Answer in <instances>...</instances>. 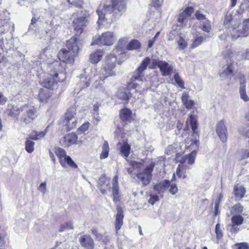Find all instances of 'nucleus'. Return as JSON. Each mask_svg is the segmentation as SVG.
<instances>
[{"label": "nucleus", "instance_id": "obj_1", "mask_svg": "<svg viewBox=\"0 0 249 249\" xmlns=\"http://www.w3.org/2000/svg\"><path fill=\"white\" fill-rule=\"evenodd\" d=\"M126 8L124 0H108L96 10L99 16L98 22L99 23L105 19L119 18L125 12Z\"/></svg>", "mask_w": 249, "mask_h": 249}, {"label": "nucleus", "instance_id": "obj_2", "mask_svg": "<svg viewBox=\"0 0 249 249\" xmlns=\"http://www.w3.org/2000/svg\"><path fill=\"white\" fill-rule=\"evenodd\" d=\"M50 73L40 77L39 83L45 88L50 89L56 84L57 82H62L66 78L65 69L57 61L49 66Z\"/></svg>", "mask_w": 249, "mask_h": 249}, {"label": "nucleus", "instance_id": "obj_3", "mask_svg": "<svg viewBox=\"0 0 249 249\" xmlns=\"http://www.w3.org/2000/svg\"><path fill=\"white\" fill-rule=\"evenodd\" d=\"M130 165L131 167L126 168L128 174L133 178L135 177H137L144 185L148 184L151 179V173L153 170L154 164L152 163L147 165L143 161L142 162L132 161Z\"/></svg>", "mask_w": 249, "mask_h": 249}, {"label": "nucleus", "instance_id": "obj_4", "mask_svg": "<svg viewBox=\"0 0 249 249\" xmlns=\"http://www.w3.org/2000/svg\"><path fill=\"white\" fill-rule=\"evenodd\" d=\"M116 61L117 57L116 56L113 54L108 55L106 57L104 68L95 75L96 81L94 83V86L96 89H100V90L103 92H106V90L102 85L107 77L114 74V72L112 71V70L116 66Z\"/></svg>", "mask_w": 249, "mask_h": 249}, {"label": "nucleus", "instance_id": "obj_5", "mask_svg": "<svg viewBox=\"0 0 249 249\" xmlns=\"http://www.w3.org/2000/svg\"><path fill=\"white\" fill-rule=\"evenodd\" d=\"M244 12V5L241 4L239 10L235 13L228 12L225 16L223 21V25L228 32L230 34L231 36L235 39V35L237 34L240 22L241 15Z\"/></svg>", "mask_w": 249, "mask_h": 249}, {"label": "nucleus", "instance_id": "obj_6", "mask_svg": "<svg viewBox=\"0 0 249 249\" xmlns=\"http://www.w3.org/2000/svg\"><path fill=\"white\" fill-rule=\"evenodd\" d=\"M119 117L121 119V124H116L117 129L115 135L118 138H123L124 137L123 128L127 122H130L132 119V111L127 108H124L119 111Z\"/></svg>", "mask_w": 249, "mask_h": 249}, {"label": "nucleus", "instance_id": "obj_7", "mask_svg": "<svg viewBox=\"0 0 249 249\" xmlns=\"http://www.w3.org/2000/svg\"><path fill=\"white\" fill-rule=\"evenodd\" d=\"M167 190L171 194L174 195L178 192V188L175 183H171L168 180H164L157 183V193H164Z\"/></svg>", "mask_w": 249, "mask_h": 249}, {"label": "nucleus", "instance_id": "obj_8", "mask_svg": "<svg viewBox=\"0 0 249 249\" xmlns=\"http://www.w3.org/2000/svg\"><path fill=\"white\" fill-rule=\"evenodd\" d=\"M150 59L149 57L145 58L134 72L133 75L130 78L131 81H142L144 76V71L146 69L147 65L150 63Z\"/></svg>", "mask_w": 249, "mask_h": 249}, {"label": "nucleus", "instance_id": "obj_9", "mask_svg": "<svg viewBox=\"0 0 249 249\" xmlns=\"http://www.w3.org/2000/svg\"><path fill=\"white\" fill-rule=\"evenodd\" d=\"M74 55L70 50H67L66 48L61 49L57 54L59 59L63 62L62 63L59 62V63L64 68L65 66V63L71 64L74 63ZM58 62L59 63V62Z\"/></svg>", "mask_w": 249, "mask_h": 249}, {"label": "nucleus", "instance_id": "obj_10", "mask_svg": "<svg viewBox=\"0 0 249 249\" xmlns=\"http://www.w3.org/2000/svg\"><path fill=\"white\" fill-rule=\"evenodd\" d=\"M115 41V36L113 32H106L103 33L98 38V40H94L91 43L93 44H100L103 45H112Z\"/></svg>", "mask_w": 249, "mask_h": 249}, {"label": "nucleus", "instance_id": "obj_11", "mask_svg": "<svg viewBox=\"0 0 249 249\" xmlns=\"http://www.w3.org/2000/svg\"><path fill=\"white\" fill-rule=\"evenodd\" d=\"M82 42L79 39L78 36H75L71 37L67 41L66 47L68 50H70L72 53H77L82 48Z\"/></svg>", "mask_w": 249, "mask_h": 249}, {"label": "nucleus", "instance_id": "obj_12", "mask_svg": "<svg viewBox=\"0 0 249 249\" xmlns=\"http://www.w3.org/2000/svg\"><path fill=\"white\" fill-rule=\"evenodd\" d=\"M88 20L84 16L77 17L72 21V26L75 35L79 36L83 32V28L87 25Z\"/></svg>", "mask_w": 249, "mask_h": 249}, {"label": "nucleus", "instance_id": "obj_13", "mask_svg": "<svg viewBox=\"0 0 249 249\" xmlns=\"http://www.w3.org/2000/svg\"><path fill=\"white\" fill-rule=\"evenodd\" d=\"M196 18L199 21V27L203 31L209 33L211 30V21L206 18L205 15L200 11H197L195 13Z\"/></svg>", "mask_w": 249, "mask_h": 249}, {"label": "nucleus", "instance_id": "obj_14", "mask_svg": "<svg viewBox=\"0 0 249 249\" xmlns=\"http://www.w3.org/2000/svg\"><path fill=\"white\" fill-rule=\"evenodd\" d=\"M77 139L75 133H70L60 139L59 142L62 146L69 147L73 144H77Z\"/></svg>", "mask_w": 249, "mask_h": 249}, {"label": "nucleus", "instance_id": "obj_15", "mask_svg": "<svg viewBox=\"0 0 249 249\" xmlns=\"http://www.w3.org/2000/svg\"><path fill=\"white\" fill-rule=\"evenodd\" d=\"M229 57L230 63L228 64L225 68H223L224 69L222 72H219V75L222 78L232 76L235 66L237 65V63L234 62L232 56Z\"/></svg>", "mask_w": 249, "mask_h": 249}, {"label": "nucleus", "instance_id": "obj_16", "mask_svg": "<svg viewBox=\"0 0 249 249\" xmlns=\"http://www.w3.org/2000/svg\"><path fill=\"white\" fill-rule=\"evenodd\" d=\"M216 132L222 142H225L227 140L228 132L223 120L220 121L217 123Z\"/></svg>", "mask_w": 249, "mask_h": 249}, {"label": "nucleus", "instance_id": "obj_17", "mask_svg": "<svg viewBox=\"0 0 249 249\" xmlns=\"http://www.w3.org/2000/svg\"><path fill=\"white\" fill-rule=\"evenodd\" d=\"M157 66L159 68L162 75L164 76L170 75L174 71V67L164 61L157 60Z\"/></svg>", "mask_w": 249, "mask_h": 249}, {"label": "nucleus", "instance_id": "obj_18", "mask_svg": "<svg viewBox=\"0 0 249 249\" xmlns=\"http://www.w3.org/2000/svg\"><path fill=\"white\" fill-rule=\"evenodd\" d=\"M26 107H25L23 112H26L27 118L22 117L21 119V121L27 124L30 123L31 120H34L37 116L36 108L33 106H29L24 105Z\"/></svg>", "mask_w": 249, "mask_h": 249}, {"label": "nucleus", "instance_id": "obj_19", "mask_svg": "<svg viewBox=\"0 0 249 249\" xmlns=\"http://www.w3.org/2000/svg\"><path fill=\"white\" fill-rule=\"evenodd\" d=\"M237 34L234 35L235 39L249 36V18L244 20L239 26Z\"/></svg>", "mask_w": 249, "mask_h": 249}, {"label": "nucleus", "instance_id": "obj_20", "mask_svg": "<svg viewBox=\"0 0 249 249\" xmlns=\"http://www.w3.org/2000/svg\"><path fill=\"white\" fill-rule=\"evenodd\" d=\"M229 57L233 56V60H249V48L242 49L238 51L236 54H234L231 52L228 53Z\"/></svg>", "mask_w": 249, "mask_h": 249}, {"label": "nucleus", "instance_id": "obj_21", "mask_svg": "<svg viewBox=\"0 0 249 249\" xmlns=\"http://www.w3.org/2000/svg\"><path fill=\"white\" fill-rule=\"evenodd\" d=\"M239 81H240V87H239V92L240 97L242 99H243L245 102H247L249 101V97L246 94V78L244 75H241L239 77Z\"/></svg>", "mask_w": 249, "mask_h": 249}, {"label": "nucleus", "instance_id": "obj_22", "mask_svg": "<svg viewBox=\"0 0 249 249\" xmlns=\"http://www.w3.org/2000/svg\"><path fill=\"white\" fill-rule=\"evenodd\" d=\"M117 210V213L115 219V231L117 233L118 231L121 229L122 226L123 224V219L124 217V215L123 213V210L121 207H118Z\"/></svg>", "mask_w": 249, "mask_h": 249}, {"label": "nucleus", "instance_id": "obj_23", "mask_svg": "<svg viewBox=\"0 0 249 249\" xmlns=\"http://www.w3.org/2000/svg\"><path fill=\"white\" fill-rule=\"evenodd\" d=\"M246 193V188L238 185H235L233 187V195L234 196L235 200L240 201L244 196Z\"/></svg>", "mask_w": 249, "mask_h": 249}, {"label": "nucleus", "instance_id": "obj_24", "mask_svg": "<svg viewBox=\"0 0 249 249\" xmlns=\"http://www.w3.org/2000/svg\"><path fill=\"white\" fill-rule=\"evenodd\" d=\"M109 181L105 176H102L99 180L98 187L103 194H106L107 190L110 189Z\"/></svg>", "mask_w": 249, "mask_h": 249}, {"label": "nucleus", "instance_id": "obj_25", "mask_svg": "<svg viewBox=\"0 0 249 249\" xmlns=\"http://www.w3.org/2000/svg\"><path fill=\"white\" fill-rule=\"evenodd\" d=\"M79 241L82 246L85 248L91 249L94 247L93 241L89 235H84L81 236Z\"/></svg>", "mask_w": 249, "mask_h": 249}, {"label": "nucleus", "instance_id": "obj_26", "mask_svg": "<svg viewBox=\"0 0 249 249\" xmlns=\"http://www.w3.org/2000/svg\"><path fill=\"white\" fill-rule=\"evenodd\" d=\"M118 145L121 146L120 151L121 155L127 158L129 155L130 150V146L128 144L127 141L124 140L122 142L119 141Z\"/></svg>", "mask_w": 249, "mask_h": 249}, {"label": "nucleus", "instance_id": "obj_27", "mask_svg": "<svg viewBox=\"0 0 249 249\" xmlns=\"http://www.w3.org/2000/svg\"><path fill=\"white\" fill-rule=\"evenodd\" d=\"M181 101L185 107L188 109H191L195 105V102L189 100V95L186 92H183L181 96Z\"/></svg>", "mask_w": 249, "mask_h": 249}, {"label": "nucleus", "instance_id": "obj_28", "mask_svg": "<svg viewBox=\"0 0 249 249\" xmlns=\"http://www.w3.org/2000/svg\"><path fill=\"white\" fill-rule=\"evenodd\" d=\"M25 107H26L24 105L20 107L13 106L9 110L8 114L12 117L17 118L19 113L24 111V109H25Z\"/></svg>", "mask_w": 249, "mask_h": 249}, {"label": "nucleus", "instance_id": "obj_29", "mask_svg": "<svg viewBox=\"0 0 249 249\" xmlns=\"http://www.w3.org/2000/svg\"><path fill=\"white\" fill-rule=\"evenodd\" d=\"M103 54V52L99 50L92 53L89 56L90 62L92 64H97L101 60Z\"/></svg>", "mask_w": 249, "mask_h": 249}, {"label": "nucleus", "instance_id": "obj_30", "mask_svg": "<svg viewBox=\"0 0 249 249\" xmlns=\"http://www.w3.org/2000/svg\"><path fill=\"white\" fill-rule=\"evenodd\" d=\"M50 96L49 89H40L38 94V99L40 102L46 103Z\"/></svg>", "mask_w": 249, "mask_h": 249}, {"label": "nucleus", "instance_id": "obj_31", "mask_svg": "<svg viewBox=\"0 0 249 249\" xmlns=\"http://www.w3.org/2000/svg\"><path fill=\"white\" fill-rule=\"evenodd\" d=\"M55 154L59 159V163L61 165H64V162L63 160L64 159H65L67 157L66 152L65 150L60 147H57L55 149Z\"/></svg>", "mask_w": 249, "mask_h": 249}, {"label": "nucleus", "instance_id": "obj_32", "mask_svg": "<svg viewBox=\"0 0 249 249\" xmlns=\"http://www.w3.org/2000/svg\"><path fill=\"white\" fill-rule=\"evenodd\" d=\"M131 93L127 88L123 90H120L118 92V97L122 100H127L131 97Z\"/></svg>", "mask_w": 249, "mask_h": 249}, {"label": "nucleus", "instance_id": "obj_33", "mask_svg": "<svg viewBox=\"0 0 249 249\" xmlns=\"http://www.w3.org/2000/svg\"><path fill=\"white\" fill-rule=\"evenodd\" d=\"M244 210V206L240 203H238L231 207L230 209V212L231 214H240L242 213Z\"/></svg>", "mask_w": 249, "mask_h": 249}, {"label": "nucleus", "instance_id": "obj_34", "mask_svg": "<svg viewBox=\"0 0 249 249\" xmlns=\"http://www.w3.org/2000/svg\"><path fill=\"white\" fill-rule=\"evenodd\" d=\"M32 139H30V136L28 138H26V141L25 142V148L26 151L28 153H32L34 151V146H35V142L32 141Z\"/></svg>", "mask_w": 249, "mask_h": 249}, {"label": "nucleus", "instance_id": "obj_35", "mask_svg": "<svg viewBox=\"0 0 249 249\" xmlns=\"http://www.w3.org/2000/svg\"><path fill=\"white\" fill-rule=\"evenodd\" d=\"M45 136V132L42 131H36L35 130L32 131L29 134L30 139L33 140H38L41 138H43Z\"/></svg>", "mask_w": 249, "mask_h": 249}, {"label": "nucleus", "instance_id": "obj_36", "mask_svg": "<svg viewBox=\"0 0 249 249\" xmlns=\"http://www.w3.org/2000/svg\"><path fill=\"white\" fill-rule=\"evenodd\" d=\"M109 147L107 141H105L102 146V151L100 154V159H104L107 158L108 156Z\"/></svg>", "mask_w": 249, "mask_h": 249}, {"label": "nucleus", "instance_id": "obj_37", "mask_svg": "<svg viewBox=\"0 0 249 249\" xmlns=\"http://www.w3.org/2000/svg\"><path fill=\"white\" fill-rule=\"evenodd\" d=\"M244 218L241 214L233 215L231 218V223L240 226L243 223Z\"/></svg>", "mask_w": 249, "mask_h": 249}, {"label": "nucleus", "instance_id": "obj_38", "mask_svg": "<svg viewBox=\"0 0 249 249\" xmlns=\"http://www.w3.org/2000/svg\"><path fill=\"white\" fill-rule=\"evenodd\" d=\"M63 161H64V165L61 166L63 167H66V164L67 163L70 167L72 168H78L77 165L74 162V161L69 156H67L65 159H64Z\"/></svg>", "mask_w": 249, "mask_h": 249}, {"label": "nucleus", "instance_id": "obj_39", "mask_svg": "<svg viewBox=\"0 0 249 249\" xmlns=\"http://www.w3.org/2000/svg\"><path fill=\"white\" fill-rule=\"evenodd\" d=\"M192 41V43L191 48L194 49L199 46L203 42V37H200L196 35L194 36V39Z\"/></svg>", "mask_w": 249, "mask_h": 249}, {"label": "nucleus", "instance_id": "obj_40", "mask_svg": "<svg viewBox=\"0 0 249 249\" xmlns=\"http://www.w3.org/2000/svg\"><path fill=\"white\" fill-rule=\"evenodd\" d=\"M76 118H71V119L63 121V124L67 126L69 130L74 128L76 126Z\"/></svg>", "mask_w": 249, "mask_h": 249}, {"label": "nucleus", "instance_id": "obj_41", "mask_svg": "<svg viewBox=\"0 0 249 249\" xmlns=\"http://www.w3.org/2000/svg\"><path fill=\"white\" fill-rule=\"evenodd\" d=\"M141 46L140 42L137 40H132L126 46L128 50H134L139 49Z\"/></svg>", "mask_w": 249, "mask_h": 249}, {"label": "nucleus", "instance_id": "obj_42", "mask_svg": "<svg viewBox=\"0 0 249 249\" xmlns=\"http://www.w3.org/2000/svg\"><path fill=\"white\" fill-rule=\"evenodd\" d=\"M76 109L74 107L70 108L65 115V119L64 120H67L71 119V118H76Z\"/></svg>", "mask_w": 249, "mask_h": 249}, {"label": "nucleus", "instance_id": "obj_43", "mask_svg": "<svg viewBox=\"0 0 249 249\" xmlns=\"http://www.w3.org/2000/svg\"><path fill=\"white\" fill-rule=\"evenodd\" d=\"M10 25L6 19L2 20L0 18V28L3 27V30H0V34H4L5 32L9 31Z\"/></svg>", "mask_w": 249, "mask_h": 249}, {"label": "nucleus", "instance_id": "obj_44", "mask_svg": "<svg viewBox=\"0 0 249 249\" xmlns=\"http://www.w3.org/2000/svg\"><path fill=\"white\" fill-rule=\"evenodd\" d=\"M190 125L191 127V129L193 131L194 134H197L196 133V130L197 128V122L196 118H195V116L193 115L190 116Z\"/></svg>", "mask_w": 249, "mask_h": 249}, {"label": "nucleus", "instance_id": "obj_45", "mask_svg": "<svg viewBox=\"0 0 249 249\" xmlns=\"http://www.w3.org/2000/svg\"><path fill=\"white\" fill-rule=\"evenodd\" d=\"M174 78L177 85L180 88L185 89L184 83L182 80L178 73H176L174 75Z\"/></svg>", "mask_w": 249, "mask_h": 249}, {"label": "nucleus", "instance_id": "obj_46", "mask_svg": "<svg viewBox=\"0 0 249 249\" xmlns=\"http://www.w3.org/2000/svg\"><path fill=\"white\" fill-rule=\"evenodd\" d=\"M196 152L195 151H192L190 154L186 155V160L187 163L190 165H192L194 164L195 163V160L196 159Z\"/></svg>", "mask_w": 249, "mask_h": 249}, {"label": "nucleus", "instance_id": "obj_47", "mask_svg": "<svg viewBox=\"0 0 249 249\" xmlns=\"http://www.w3.org/2000/svg\"><path fill=\"white\" fill-rule=\"evenodd\" d=\"M233 249H249V244L247 242H241L234 244Z\"/></svg>", "mask_w": 249, "mask_h": 249}, {"label": "nucleus", "instance_id": "obj_48", "mask_svg": "<svg viewBox=\"0 0 249 249\" xmlns=\"http://www.w3.org/2000/svg\"><path fill=\"white\" fill-rule=\"evenodd\" d=\"M73 229V223L71 221H69L62 225L59 230V231L60 232H62L67 230H72Z\"/></svg>", "mask_w": 249, "mask_h": 249}, {"label": "nucleus", "instance_id": "obj_49", "mask_svg": "<svg viewBox=\"0 0 249 249\" xmlns=\"http://www.w3.org/2000/svg\"><path fill=\"white\" fill-rule=\"evenodd\" d=\"M239 226L238 225L231 223L228 225L227 228L231 232L236 234L240 231V229Z\"/></svg>", "mask_w": 249, "mask_h": 249}, {"label": "nucleus", "instance_id": "obj_50", "mask_svg": "<svg viewBox=\"0 0 249 249\" xmlns=\"http://www.w3.org/2000/svg\"><path fill=\"white\" fill-rule=\"evenodd\" d=\"M189 18L187 16L186 14L183 12L180 13L178 18V22L180 24V25L187 21Z\"/></svg>", "mask_w": 249, "mask_h": 249}, {"label": "nucleus", "instance_id": "obj_51", "mask_svg": "<svg viewBox=\"0 0 249 249\" xmlns=\"http://www.w3.org/2000/svg\"><path fill=\"white\" fill-rule=\"evenodd\" d=\"M183 170V166L181 164H179L176 170V174L178 178H186V176L184 174Z\"/></svg>", "mask_w": 249, "mask_h": 249}, {"label": "nucleus", "instance_id": "obj_52", "mask_svg": "<svg viewBox=\"0 0 249 249\" xmlns=\"http://www.w3.org/2000/svg\"><path fill=\"white\" fill-rule=\"evenodd\" d=\"M178 44L179 50H183L187 47V42L180 36L178 41Z\"/></svg>", "mask_w": 249, "mask_h": 249}, {"label": "nucleus", "instance_id": "obj_53", "mask_svg": "<svg viewBox=\"0 0 249 249\" xmlns=\"http://www.w3.org/2000/svg\"><path fill=\"white\" fill-rule=\"evenodd\" d=\"M215 232L216 234L217 239H220L223 236V233L220 229V225L219 223H217L215 226Z\"/></svg>", "mask_w": 249, "mask_h": 249}, {"label": "nucleus", "instance_id": "obj_54", "mask_svg": "<svg viewBox=\"0 0 249 249\" xmlns=\"http://www.w3.org/2000/svg\"><path fill=\"white\" fill-rule=\"evenodd\" d=\"M135 81H131V80H130V82L127 85V88L129 90L131 89H136V91H137V89L138 88L139 85L136 83Z\"/></svg>", "mask_w": 249, "mask_h": 249}, {"label": "nucleus", "instance_id": "obj_55", "mask_svg": "<svg viewBox=\"0 0 249 249\" xmlns=\"http://www.w3.org/2000/svg\"><path fill=\"white\" fill-rule=\"evenodd\" d=\"M37 190L44 195L47 191V184L46 182H42L37 188Z\"/></svg>", "mask_w": 249, "mask_h": 249}, {"label": "nucleus", "instance_id": "obj_56", "mask_svg": "<svg viewBox=\"0 0 249 249\" xmlns=\"http://www.w3.org/2000/svg\"><path fill=\"white\" fill-rule=\"evenodd\" d=\"M91 233L93 235L96 237L97 239L99 241L101 240L103 237V235L99 233L96 229H93L91 230Z\"/></svg>", "mask_w": 249, "mask_h": 249}, {"label": "nucleus", "instance_id": "obj_57", "mask_svg": "<svg viewBox=\"0 0 249 249\" xmlns=\"http://www.w3.org/2000/svg\"><path fill=\"white\" fill-rule=\"evenodd\" d=\"M167 154L170 155L172 153L176 152V148L174 145L168 146L166 150Z\"/></svg>", "mask_w": 249, "mask_h": 249}, {"label": "nucleus", "instance_id": "obj_58", "mask_svg": "<svg viewBox=\"0 0 249 249\" xmlns=\"http://www.w3.org/2000/svg\"><path fill=\"white\" fill-rule=\"evenodd\" d=\"M193 12V9L192 7H187L184 11L183 12L186 14L187 16H188L189 18Z\"/></svg>", "mask_w": 249, "mask_h": 249}, {"label": "nucleus", "instance_id": "obj_59", "mask_svg": "<svg viewBox=\"0 0 249 249\" xmlns=\"http://www.w3.org/2000/svg\"><path fill=\"white\" fill-rule=\"evenodd\" d=\"M112 186L113 195H118L119 192L118 185H112Z\"/></svg>", "mask_w": 249, "mask_h": 249}, {"label": "nucleus", "instance_id": "obj_60", "mask_svg": "<svg viewBox=\"0 0 249 249\" xmlns=\"http://www.w3.org/2000/svg\"><path fill=\"white\" fill-rule=\"evenodd\" d=\"M219 202L218 201H215L214 204V215L215 216L217 215L219 213V211L218 210L219 208Z\"/></svg>", "mask_w": 249, "mask_h": 249}, {"label": "nucleus", "instance_id": "obj_61", "mask_svg": "<svg viewBox=\"0 0 249 249\" xmlns=\"http://www.w3.org/2000/svg\"><path fill=\"white\" fill-rule=\"evenodd\" d=\"M89 123L84 124L83 125H82L79 127V129L81 131H82L84 132V131H86L87 130H88V129L89 128Z\"/></svg>", "mask_w": 249, "mask_h": 249}, {"label": "nucleus", "instance_id": "obj_62", "mask_svg": "<svg viewBox=\"0 0 249 249\" xmlns=\"http://www.w3.org/2000/svg\"><path fill=\"white\" fill-rule=\"evenodd\" d=\"M149 9L153 13L155 12V10L156 9V1L154 0H152Z\"/></svg>", "mask_w": 249, "mask_h": 249}, {"label": "nucleus", "instance_id": "obj_63", "mask_svg": "<svg viewBox=\"0 0 249 249\" xmlns=\"http://www.w3.org/2000/svg\"><path fill=\"white\" fill-rule=\"evenodd\" d=\"M7 100V98L4 97V96L0 92V104L2 105L5 104Z\"/></svg>", "mask_w": 249, "mask_h": 249}, {"label": "nucleus", "instance_id": "obj_64", "mask_svg": "<svg viewBox=\"0 0 249 249\" xmlns=\"http://www.w3.org/2000/svg\"><path fill=\"white\" fill-rule=\"evenodd\" d=\"M148 202L149 203H150L152 205H154L155 204V203L156 202V196H151L149 198Z\"/></svg>", "mask_w": 249, "mask_h": 249}]
</instances>
